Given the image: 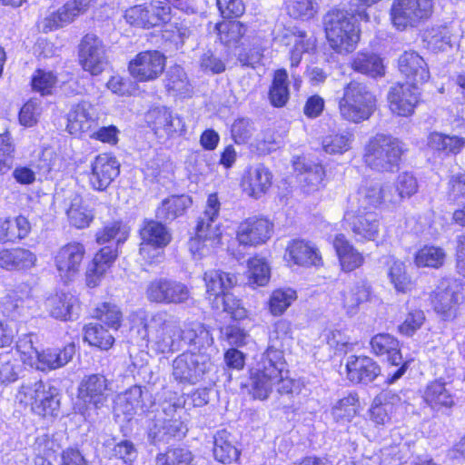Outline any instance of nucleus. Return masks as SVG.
<instances>
[{
  "mask_svg": "<svg viewBox=\"0 0 465 465\" xmlns=\"http://www.w3.org/2000/svg\"><path fill=\"white\" fill-rule=\"evenodd\" d=\"M292 338L291 322L279 320L273 325L270 334L272 343L262 354L260 360L250 370L251 392L254 399L264 401L268 399L273 388L280 394H288L292 391L293 381L289 377V371L282 350L283 342Z\"/></svg>",
  "mask_w": 465,
  "mask_h": 465,
  "instance_id": "obj_1",
  "label": "nucleus"
},
{
  "mask_svg": "<svg viewBox=\"0 0 465 465\" xmlns=\"http://www.w3.org/2000/svg\"><path fill=\"white\" fill-rule=\"evenodd\" d=\"M132 328L146 339L153 350L168 353L179 349L181 328L166 312H135L131 315Z\"/></svg>",
  "mask_w": 465,
  "mask_h": 465,
  "instance_id": "obj_2",
  "label": "nucleus"
},
{
  "mask_svg": "<svg viewBox=\"0 0 465 465\" xmlns=\"http://www.w3.org/2000/svg\"><path fill=\"white\" fill-rule=\"evenodd\" d=\"M220 202L216 194H210L204 213L200 217L195 236L190 240L189 249L195 259H202L215 252L222 244V228L217 221Z\"/></svg>",
  "mask_w": 465,
  "mask_h": 465,
  "instance_id": "obj_3",
  "label": "nucleus"
},
{
  "mask_svg": "<svg viewBox=\"0 0 465 465\" xmlns=\"http://www.w3.org/2000/svg\"><path fill=\"white\" fill-rule=\"evenodd\" d=\"M34 338L33 334L19 337L16 351L25 364L39 371H46L62 368L72 361L75 353V346L73 343L63 348H47L39 351L34 346Z\"/></svg>",
  "mask_w": 465,
  "mask_h": 465,
  "instance_id": "obj_4",
  "label": "nucleus"
},
{
  "mask_svg": "<svg viewBox=\"0 0 465 465\" xmlns=\"http://www.w3.org/2000/svg\"><path fill=\"white\" fill-rule=\"evenodd\" d=\"M324 29L330 47L337 54L347 55L360 41V28L354 17L341 10H331L324 16Z\"/></svg>",
  "mask_w": 465,
  "mask_h": 465,
  "instance_id": "obj_5",
  "label": "nucleus"
},
{
  "mask_svg": "<svg viewBox=\"0 0 465 465\" xmlns=\"http://www.w3.org/2000/svg\"><path fill=\"white\" fill-rule=\"evenodd\" d=\"M376 108V98L368 87L358 82H351L343 90L339 101L341 117L350 123L359 124L368 120Z\"/></svg>",
  "mask_w": 465,
  "mask_h": 465,
  "instance_id": "obj_6",
  "label": "nucleus"
},
{
  "mask_svg": "<svg viewBox=\"0 0 465 465\" xmlns=\"http://www.w3.org/2000/svg\"><path fill=\"white\" fill-rule=\"evenodd\" d=\"M403 153V145L391 135L378 134L365 146L363 159L373 170L390 172L398 166Z\"/></svg>",
  "mask_w": 465,
  "mask_h": 465,
  "instance_id": "obj_7",
  "label": "nucleus"
},
{
  "mask_svg": "<svg viewBox=\"0 0 465 465\" xmlns=\"http://www.w3.org/2000/svg\"><path fill=\"white\" fill-rule=\"evenodd\" d=\"M111 391V382L105 376L101 374L84 376L78 387V400L84 404L78 406L80 413L85 418H90L93 411L106 406Z\"/></svg>",
  "mask_w": 465,
  "mask_h": 465,
  "instance_id": "obj_8",
  "label": "nucleus"
},
{
  "mask_svg": "<svg viewBox=\"0 0 465 465\" xmlns=\"http://www.w3.org/2000/svg\"><path fill=\"white\" fill-rule=\"evenodd\" d=\"M433 7V0H394L391 7V20L400 31L416 27L431 16Z\"/></svg>",
  "mask_w": 465,
  "mask_h": 465,
  "instance_id": "obj_9",
  "label": "nucleus"
},
{
  "mask_svg": "<svg viewBox=\"0 0 465 465\" xmlns=\"http://www.w3.org/2000/svg\"><path fill=\"white\" fill-rule=\"evenodd\" d=\"M124 17L131 25L150 29L167 25L172 17V7L163 1L152 0L127 8Z\"/></svg>",
  "mask_w": 465,
  "mask_h": 465,
  "instance_id": "obj_10",
  "label": "nucleus"
},
{
  "mask_svg": "<svg viewBox=\"0 0 465 465\" xmlns=\"http://www.w3.org/2000/svg\"><path fill=\"white\" fill-rule=\"evenodd\" d=\"M212 368L211 356L205 351H186L173 361V378L183 383L195 384Z\"/></svg>",
  "mask_w": 465,
  "mask_h": 465,
  "instance_id": "obj_11",
  "label": "nucleus"
},
{
  "mask_svg": "<svg viewBox=\"0 0 465 465\" xmlns=\"http://www.w3.org/2000/svg\"><path fill=\"white\" fill-rule=\"evenodd\" d=\"M78 61L84 71L94 76L101 74L109 64L104 42L94 34L85 35L78 46Z\"/></svg>",
  "mask_w": 465,
  "mask_h": 465,
  "instance_id": "obj_12",
  "label": "nucleus"
},
{
  "mask_svg": "<svg viewBox=\"0 0 465 465\" xmlns=\"http://www.w3.org/2000/svg\"><path fill=\"white\" fill-rule=\"evenodd\" d=\"M343 223L353 232L356 241H375L380 233V221L372 212L358 209L351 202L343 215Z\"/></svg>",
  "mask_w": 465,
  "mask_h": 465,
  "instance_id": "obj_13",
  "label": "nucleus"
},
{
  "mask_svg": "<svg viewBox=\"0 0 465 465\" xmlns=\"http://www.w3.org/2000/svg\"><path fill=\"white\" fill-rule=\"evenodd\" d=\"M464 299L462 285L457 281L448 279L442 280L431 295L434 311L444 320L456 316L457 307Z\"/></svg>",
  "mask_w": 465,
  "mask_h": 465,
  "instance_id": "obj_14",
  "label": "nucleus"
},
{
  "mask_svg": "<svg viewBox=\"0 0 465 465\" xmlns=\"http://www.w3.org/2000/svg\"><path fill=\"white\" fill-rule=\"evenodd\" d=\"M85 252L84 245L78 242H68L55 252L54 263L63 282H72L78 276Z\"/></svg>",
  "mask_w": 465,
  "mask_h": 465,
  "instance_id": "obj_15",
  "label": "nucleus"
},
{
  "mask_svg": "<svg viewBox=\"0 0 465 465\" xmlns=\"http://www.w3.org/2000/svg\"><path fill=\"white\" fill-rule=\"evenodd\" d=\"M396 200L391 185L374 181H365L358 189L357 193L349 199V203L354 202L358 209L368 211L382 205L393 206Z\"/></svg>",
  "mask_w": 465,
  "mask_h": 465,
  "instance_id": "obj_16",
  "label": "nucleus"
},
{
  "mask_svg": "<svg viewBox=\"0 0 465 465\" xmlns=\"http://www.w3.org/2000/svg\"><path fill=\"white\" fill-rule=\"evenodd\" d=\"M166 58L159 51L149 50L137 54L128 64L130 75L137 82L154 81L164 71Z\"/></svg>",
  "mask_w": 465,
  "mask_h": 465,
  "instance_id": "obj_17",
  "label": "nucleus"
},
{
  "mask_svg": "<svg viewBox=\"0 0 465 465\" xmlns=\"http://www.w3.org/2000/svg\"><path fill=\"white\" fill-rule=\"evenodd\" d=\"M147 122L155 136L163 141L181 136L186 132L183 120L165 107L149 111Z\"/></svg>",
  "mask_w": 465,
  "mask_h": 465,
  "instance_id": "obj_18",
  "label": "nucleus"
},
{
  "mask_svg": "<svg viewBox=\"0 0 465 465\" xmlns=\"http://www.w3.org/2000/svg\"><path fill=\"white\" fill-rule=\"evenodd\" d=\"M140 236L142 239L140 253L150 262L161 254L159 250L167 246L172 239L168 229L161 223L153 220L143 223L140 229Z\"/></svg>",
  "mask_w": 465,
  "mask_h": 465,
  "instance_id": "obj_19",
  "label": "nucleus"
},
{
  "mask_svg": "<svg viewBox=\"0 0 465 465\" xmlns=\"http://www.w3.org/2000/svg\"><path fill=\"white\" fill-rule=\"evenodd\" d=\"M146 297L149 301L157 303L178 304L189 299L190 291L184 283L160 278L152 281L148 284Z\"/></svg>",
  "mask_w": 465,
  "mask_h": 465,
  "instance_id": "obj_20",
  "label": "nucleus"
},
{
  "mask_svg": "<svg viewBox=\"0 0 465 465\" xmlns=\"http://www.w3.org/2000/svg\"><path fill=\"white\" fill-rule=\"evenodd\" d=\"M273 224L263 216H252L237 227L236 239L241 245L259 246L264 244L272 235Z\"/></svg>",
  "mask_w": 465,
  "mask_h": 465,
  "instance_id": "obj_21",
  "label": "nucleus"
},
{
  "mask_svg": "<svg viewBox=\"0 0 465 465\" xmlns=\"http://www.w3.org/2000/svg\"><path fill=\"white\" fill-rule=\"evenodd\" d=\"M120 173V163L109 153H101L90 163L88 182L95 191H104Z\"/></svg>",
  "mask_w": 465,
  "mask_h": 465,
  "instance_id": "obj_22",
  "label": "nucleus"
},
{
  "mask_svg": "<svg viewBox=\"0 0 465 465\" xmlns=\"http://www.w3.org/2000/svg\"><path fill=\"white\" fill-rule=\"evenodd\" d=\"M420 94L416 86L398 84L391 87L387 100L391 114L408 117L411 116L420 102Z\"/></svg>",
  "mask_w": 465,
  "mask_h": 465,
  "instance_id": "obj_23",
  "label": "nucleus"
},
{
  "mask_svg": "<svg viewBox=\"0 0 465 465\" xmlns=\"http://www.w3.org/2000/svg\"><path fill=\"white\" fill-rule=\"evenodd\" d=\"M98 108L86 100L74 104L67 115L66 128L71 134L79 135L90 131L99 120Z\"/></svg>",
  "mask_w": 465,
  "mask_h": 465,
  "instance_id": "obj_24",
  "label": "nucleus"
},
{
  "mask_svg": "<svg viewBox=\"0 0 465 465\" xmlns=\"http://www.w3.org/2000/svg\"><path fill=\"white\" fill-rule=\"evenodd\" d=\"M398 66L401 74L406 78L411 86L418 87L430 79V71L427 63L415 51H406L399 57Z\"/></svg>",
  "mask_w": 465,
  "mask_h": 465,
  "instance_id": "obj_25",
  "label": "nucleus"
},
{
  "mask_svg": "<svg viewBox=\"0 0 465 465\" xmlns=\"http://www.w3.org/2000/svg\"><path fill=\"white\" fill-rule=\"evenodd\" d=\"M285 45L289 47L291 66L300 64L302 55L312 54L317 46V39L312 33L293 27L284 35Z\"/></svg>",
  "mask_w": 465,
  "mask_h": 465,
  "instance_id": "obj_26",
  "label": "nucleus"
},
{
  "mask_svg": "<svg viewBox=\"0 0 465 465\" xmlns=\"http://www.w3.org/2000/svg\"><path fill=\"white\" fill-rule=\"evenodd\" d=\"M203 280L207 297L216 309H220V299L228 294L229 291L237 283V277L234 274L215 269L206 271Z\"/></svg>",
  "mask_w": 465,
  "mask_h": 465,
  "instance_id": "obj_27",
  "label": "nucleus"
},
{
  "mask_svg": "<svg viewBox=\"0 0 465 465\" xmlns=\"http://www.w3.org/2000/svg\"><path fill=\"white\" fill-rule=\"evenodd\" d=\"M284 259L289 264L302 267L320 266L322 263L318 248L311 242L300 239L292 240L288 243Z\"/></svg>",
  "mask_w": 465,
  "mask_h": 465,
  "instance_id": "obj_28",
  "label": "nucleus"
},
{
  "mask_svg": "<svg viewBox=\"0 0 465 465\" xmlns=\"http://www.w3.org/2000/svg\"><path fill=\"white\" fill-rule=\"evenodd\" d=\"M272 183V173L263 164L249 167L243 173L241 181L242 191L254 199L264 195Z\"/></svg>",
  "mask_w": 465,
  "mask_h": 465,
  "instance_id": "obj_29",
  "label": "nucleus"
},
{
  "mask_svg": "<svg viewBox=\"0 0 465 465\" xmlns=\"http://www.w3.org/2000/svg\"><path fill=\"white\" fill-rule=\"evenodd\" d=\"M117 256L115 248L106 246L100 249L86 268L85 284L89 288L97 287L114 263Z\"/></svg>",
  "mask_w": 465,
  "mask_h": 465,
  "instance_id": "obj_30",
  "label": "nucleus"
},
{
  "mask_svg": "<svg viewBox=\"0 0 465 465\" xmlns=\"http://www.w3.org/2000/svg\"><path fill=\"white\" fill-rule=\"evenodd\" d=\"M347 379L353 383H370L380 374L381 368L368 356L351 355L346 361Z\"/></svg>",
  "mask_w": 465,
  "mask_h": 465,
  "instance_id": "obj_31",
  "label": "nucleus"
},
{
  "mask_svg": "<svg viewBox=\"0 0 465 465\" xmlns=\"http://www.w3.org/2000/svg\"><path fill=\"white\" fill-rule=\"evenodd\" d=\"M294 171L299 174L302 190L307 193L318 191L322 186L325 172L320 163L308 161L305 157H295L292 161Z\"/></svg>",
  "mask_w": 465,
  "mask_h": 465,
  "instance_id": "obj_32",
  "label": "nucleus"
},
{
  "mask_svg": "<svg viewBox=\"0 0 465 465\" xmlns=\"http://www.w3.org/2000/svg\"><path fill=\"white\" fill-rule=\"evenodd\" d=\"M386 275L397 293L406 294L415 288V281L408 272V265L394 256L386 261Z\"/></svg>",
  "mask_w": 465,
  "mask_h": 465,
  "instance_id": "obj_33",
  "label": "nucleus"
},
{
  "mask_svg": "<svg viewBox=\"0 0 465 465\" xmlns=\"http://www.w3.org/2000/svg\"><path fill=\"white\" fill-rule=\"evenodd\" d=\"M77 304V298L64 292L50 293L44 301V307L49 315L60 321L70 320Z\"/></svg>",
  "mask_w": 465,
  "mask_h": 465,
  "instance_id": "obj_34",
  "label": "nucleus"
},
{
  "mask_svg": "<svg viewBox=\"0 0 465 465\" xmlns=\"http://www.w3.org/2000/svg\"><path fill=\"white\" fill-rule=\"evenodd\" d=\"M371 286L365 281H359L341 292V305L348 316L358 313L360 305L370 300Z\"/></svg>",
  "mask_w": 465,
  "mask_h": 465,
  "instance_id": "obj_35",
  "label": "nucleus"
},
{
  "mask_svg": "<svg viewBox=\"0 0 465 465\" xmlns=\"http://www.w3.org/2000/svg\"><path fill=\"white\" fill-rule=\"evenodd\" d=\"M341 268L343 272H352L364 263V256L343 234H338L333 241Z\"/></svg>",
  "mask_w": 465,
  "mask_h": 465,
  "instance_id": "obj_36",
  "label": "nucleus"
},
{
  "mask_svg": "<svg viewBox=\"0 0 465 465\" xmlns=\"http://www.w3.org/2000/svg\"><path fill=\"white\" fill-rule=\"evenodd\" d=\"M186 427L180 420L158 419L149 430V438L153 443H168L172 439L181 440L185 436Z\"/></svg>",
  "mask_w": 465,
  "mask_h": 465,
  "instance_id": "obj_37",
  "label": "nucleus"
},
{
  "mask_svg": "<svg viewBox=\"0 0 465 465\" xmlns=\"http://www.w3.org/2000/svg\"><path fill=\"white\" fill-rule=\"evenodd\" d=\"M66 215L70 224L77 229L88 227L94 218L90 202L77 193L71 196Z\"/></svg>",
  "mask_w": 465,
  "mask_h": 465,
  "instance_id": "obj_38",
  "label": "nucleus"
},
{
  "mask_svg": "<svg viewBox=\"0 0 465 465\" xmlns=\"http://www.w3.org/2000/svg\"><path fill=\"white\" fill-rule=\"evenodd\" d=\"M184 341L191 346L193 351L208 352L212 349L213 339L210 331L201 323L188 324L184 330H181V341Z\"/></svg>",
  "mask_w": 465,
  "mask_h": 465,
  "instance_id": "obj_39",
  "label": "nucleus"
},
{
  "mask_svg": "<svg viewBox=\"0 0 465 465\" xmlns=\"http://www.w3.org/2000/svg\"><path fill=\"white\" fill-rule=\"evenodd\" d=\"M213 455L216 460L231 464L240 459L241 450L235 446L234 439L225 430L217 431L214 436Z\"/></svg>",
  "mask_w": 465,
  "mask_h": 465,
  "instance_id": "obj_40",
  "label": "nucleus"
},
{
  "mask_svg": "<svg viewBox=\"0 0 465 465\" xmlns=\"http://www.w3.org/2000/svg\"><path fill=\"white\" fill-rule=\"evenodd\" d=\"M423 400L435 411L449 410L455 404L453 395L447 390L443 382L438 381L428 384L424 391Z\"/></svg>",
  "mask_w": 465,
  "mask_h": 465,
  "instance_id": "obj_41",
  "label": "nucleus"
},
{
  "mask_svg": "<svg viewBox=\"0 0 465 465\" xmlns=\"http://www.w3.org/2000/svg\"><path fill=\"white\" fill-rule=\"evenodd\" d=\"M370 343L376 355H387L388 361L394 366L401 364L399 341L391 334L379 333L371 338Z\"/></svg>",
  "mask_w": 465,
  "mask_h": 465,
  "instance_id": "obj_42",
  "label": "nucleus"
},
{
  "mask_svg": "<svg viewBox=\"0 0 465 465\" xmlns=\"http://www.w3.org/2000/svg\"><path fill=\"white\" fill-rule=\"evenodd\" d=\"M427 144L431 150L445 155L458 154L465 148V137L434 132L428 136Z\"/></svg>",
  "mask_w": 465,
  "mask_h": 465,
  "instance_id": "obj_43",
  "label": "nucleus"
},
{
  "mask_svg": "<svg viewBox=\"0 0 465 465\" xmlns=\"http://www.w3.org/2000/svg\"><path fill=\"white\" fill-rule=\"evenodd\" d=\"M193 201L189 195H173L164 199L158 207L156 215L164 221H173L184 214L192 205Z\"/></svg>",
  "mask_w": 465,
  "mask_h": 465,
  "instance_id": "obj_44",
  "label": "nucleus"
},
{
  "mask_svg": "<svg viewBox=\"0 0 465 465\" xmlns=\"http://www.w3.org/2000/svg\"><path fill=\"white\" fill-rule=\"evenodd\" d=\"M351 67L354 71L371 77L381 76L385 73L381 58L373 53H358L351 62Z\"/></svg>",
  "mask_w": 465,
  "mask_h": 465,
  "instance_id": "obj_45",
  "label": "nucleus"
},
{
  "mask_svg": "<svg viewBox=\"0 0 465 465\" xmlns=\"http://www.w3.org/2000/svg\"><path fill=\"white\" fill-rule=\"evenodd\" d=\"M444 249L435 245H424L414 254L413 262L418 268H440L445 262Z\"/></svg>",
  "mask_w": 465,
  "mask_h": 465,
  "instance_id": "obj_46",
  "label": "nucleus"
},
{
  "mask_svg": "<svg viewBox=\"0 0 465 465\" xmlns=\"http://www.w3.org/2000/svg\"><path fill=\"white\" fill-rule=\"evenodd\" d=\"M142 389L139 386H134L119 394L114 401V411L116 415L124 414L131 417L141 407Z\"/></svg>",
  "mask_w": 465,
  "mask_h": 465,
  "instance_id": "obj_47",
  "label": "nucleus"
},
{
  "mask_svg": "<svg viewBox=\"0 0 465 465\" xmlns=\"http://www.w3.org/2000/svg\"><path fill=\"white\" fill-rule=\"evenodd\" d=\"M246 277L252 287L267 285L271 278V268L266 260L257 256L249 259Z\"/></svg>",
  "mask_w": 465,
  "mask_h": 465,
  "instance_id": "obj_48",
  "label": "nucleus"
},
{
  "mask_svg": "<svg viewBox=\"0 0 465 465\" xmlns=\"http://www.w3.org/2000/svg\"><path fill=\"white\" fill-rule=\"evenodd\" d=\"M359 407L358 398L350 394L333 404L331 416L337 423H348L357 415Z\"/></svg>",
  "mask_w": 465,
  "mask_h": 465,
  "instance_id": "obj_49",
  "label": "nucleus"
},
{
  "mask_svg": "<svg viewBox=\"0 0 465 465\" xmlns=\"http://www.w3.org/2000/svg\"><path fill=\"white\" fill-rule=\"evenodd\" d=\"M35 400V405L42 409L40 411H32L37 415L53 416L55 414V411H58L60 401L57 390L47 383H44L41 393H39V396Z\"/></svg>",
  "mask_w": 465,
  "mask_h": 465,
  "instance_id": "obj_50",
  "label": "nucleus"
},
{
  "mask_svg": "<svg viewBox=\"0 0 465 465\" xmlns=\"http://www.w3.org/2000/svg\"><path fill=\"white\" fill-rule=\"evenodd\" d=\"M288 74L286 70L275 71L272 86L269 91V99L275 107L283 106L289 99V89L287 84Z\"/></svg>",
  "mask_w": 465,
  "mask_h": 465,
  "instance_id": "obj_51",
  "label": "nucleus"
},
{
  "mask_svg": "<svg viewBox=\"0 0 465 465\" xmlns=\"http://www.w3.org/2000/svg\"><path fill=\"white\" fill-rule=\"evenodd\" d=\"M44 383L41 380L36 379L24 381L15 395L16 401L31 411H40V407L35 405V399L41 393Z\"/></svg>",
  "mask_w": 465,
  "mask_h": 465,
  "instance_id": "obj_52",
  "label": "nucleus"
},
{
  "mask_svg": "<svg viewBox=\"0 0 465 465\" xmlns=\"http://www.w3.org/2000/svg\"><path fill=\"white\" fill-rule=\"evenodd\" d=\"M129 235V228L120 221H113L106 223L96 232V242L99 244H104L111 241L117 243L124 242Z\"/></svg>",
  "mask_w": 465,
  "mask_h": 465,
  "instance_id": "obj_53",
  "label": "nucleus"
},
{
  "mask_svg": "<svg viewBox=\"0 0 465 465\" xmlns=\"http://www.w3.org/2000/svg\"><path fill=\"white\" fill-rule=\"evenodd\" d=\"M22 366L12 351L0 353V384H8L18 379Z\"/></svg>",
  "mask_w": 465,
  "mask_h": 465,
  "instance_id": "obj_54",
  "label": "nucleus"
},
{
  "mask_svg": "<svg viewBox=\"0 0 465 465\" xmlns=\"http://www.w3.org/2000/svg\"><path fill=\"white\" fill-rule=\"evenodd\" d=\"M220 41L228 46L236 45L244 35L246 28L239 21H224L215 25Z\"/></svg>",
  "mask_w": 465,
  "mask_h": 465,
  "instance_id": "obj_55",
  "label": "nucleus"
},
{
  "mask_svg": "<svg viewBox=\"0 0 465 465\" xmlns=\"http://www.w3.org/2000/svg\"><path fill=\"white\" fill-rule=\"evenodd\" d=\"M84 341L92 346L108 350L113 346L114 338L101 324L89 323L84 327Z\"/></svg>",
  "mask_w": 465,
  "mask_h": 465,
  "instance_id": "obj_56",
  "label": "nucleus"
},
{
  "mask_svg": "<svg viewBox=\"0 0 465 465\" xmlns=\"http://www.w3.org/2000/svg\"><path fill=\"white\" fill-rule=\"evenodd\" d=\"M57 84L56 74L53 71L45 69L35 70L31 79L33 90L41 95L52 94Z\"/></svg>",
  "mask_w": 465,
  "mask_h": 465,
  "instance_id": "obj_57",
  "label": "nucleus"
},
{
  "mask_svg": "<svg viewBox=\"0 0 465 465\" xmlns=\"http://www.w3.org/2000/svg\"><path fill=\"white\" fill-rule=\"evenodd\" d=\"M296 298V292L292 288L277 289L273 291L269 301L271 313L274 316L282 315Z\"/></svg>",
  "mask_w": 465,
  "mask_h": 465,
  "instance_id": "obj_58",
  "label": "nucleus"
},
{
  "mask_svg": "<svg viewBox=\"0 0 465 465\" xmlns=\"http://www.w3.org/2000/svg\"><path fill=\"white\" fill-rule=\"evenodd\" d=\"M165 86L175 94H189L190 84L183 68L179 65L171 67L167 73Z\"/></svg>",
  "mask_w": 465,
  "mask_h": 465,
  "instance_id": "obj_59",
  "label": "nucleus"
},
{
  "mask_svg": "<svg viewBox=\"0 0 465 465\" xmlns=\"http://www.w3.org/2000/svg\"><path fill=\"white\" fill-rule=\"evenodd\" d=\"M392 193L396 196L394 205H398L403 199L410 198L418 191V183L416 178L409 173L399 174L394 187H391Z\"/></svg>",
  "mask_w": 465,
  "mask_h": 465,
  "instance_id": "obj_60",
  "label": "nucleus"
},
{
  "mask_svg": "<svg viewBox=\"0 0 465 465\" xmlns=\"http://www.w3.org/2000/svg\"><path fill=\"white\" fill-rule=\"evenodd\" d=\"M284 4L286 11L293 18L310 19L319 9L315 0H285Z\"/></svg>",
  "mask_w": 465,
  "mask_h": 465,
  "instance_id": "obj_61",
  "label": "nucleus"
},
{
  "mask_svg": "<svg viewBox=\"0 0 465 465\" xmlns=\"http://www.w3.org/2000/svg\"><path fill=\"white\" fill-rule=\"evenodd\" d=\"M94 3V0H70L66 2L57 12L60 20L64 25L72 23L75 17L85 13Z\"/></svg>",
  "mask_w": 465,
  "mask_h": 465,
  "instance_id": "obj_62",
  "label": "nucleus"
},
{
  "mask_svg": "<svg viewBox=\"0 0 465 465\" xmlns=\"http://www.w3.org/2000/svg\"><path fill=\"white\" fill-rule=\"evenodd\" d=\"M94 317L109 328L117 330L121 325L122 312L115 304L104 302L96 307Z\"/></svg>",
  "mask_w": 465,
  "mask_h": 465,
  "instance_id": "obj_63",
  "label": "nucleus"
},
{
  "mask_svg": "<svg viewBox=\"0 0 465 465\" xmlns=\"http://www.w3.org/2000/svg\"><path fill=\"white\" fill-rule=\"evenodd\" d=\"M424 40L432 50H445L447 46H451V34L448 27H433L427 30L424 34Z\"/></svg>",
  "mask_w": 465,
  "mask_h": 465,
  "instance_id": "obj_64",
  "label": "nucleus"
}]
</instances>
